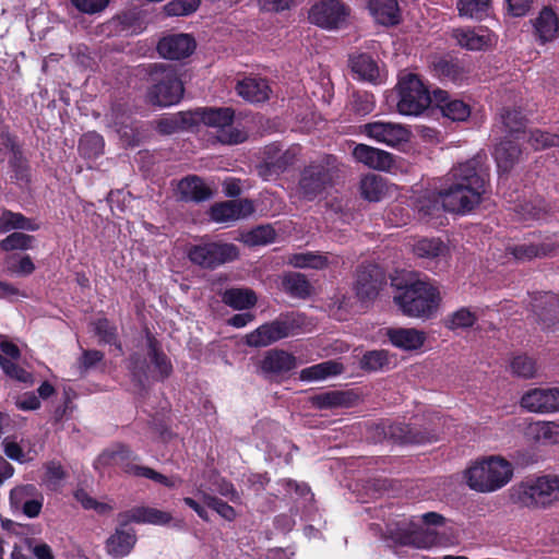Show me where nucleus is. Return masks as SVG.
Wrapping results in <instances>:
<instances>
[{"mask_svg": "<svg viewBox=\"0 0 559 559\" xmlns=\"http://www.w3.org/2000/svg\"><path fill=\"white\" fill-rule=\"evenodd\" d=\"M9 166L13 173V177L17 181L28 182L31 178V168L28 160L25 158L22 148H16V153L12 154L9 159Z\"/></svg>", "mask_w": 559, "mask_h": 559, "instance_id": "obj_53", "label": "nucleus"}, {"mask_svg": "<svg viewBox=\"0 0 559 559\" xmlns=\"http://www.w3.org/2000/svg\"><path fill=\"white\" fill-rule=\"evenodd\" d=\"M433 76L441 82H452L456 85L465 83L471 75L469 64L460 58L438 57L430 63Z\"/></svg>", "mask_w": 559, "mask_h": 559, "instance_id": "obj_15", "label": "nucleus"}, {"mask_svg": "<svg viewBox=\"0 0 559 559\" xmlns=\"http://www.w3.org/2000/svg\"><path fill=\"white\" fill-rule=\"evenodd\" d=\"M559 493L558 476L528 478L510 489L513 503L525 508H546Z\"/></svg>", "mask_w": 559, "mask_h": 559, "instance_id": "obj_7", "label": "nucleus"}, {"mask_svg": "<svg viewBox=\"0 0 559 559\" xmlns=\"http://www.w3.org/2000/svg\"><path fill=\"white\" fill-rule=\"evenodd\" d=\"M39 493L37 487L33 484L21 485L11 490L10 500L13 506L19 508L21 502L33 499Z\"/></svg>", "mask_w": 559, "mask_h": 559, "instance_id": "obj_60", "label": "nucleus"}, {"mask_svg": "<svg viewBox=\"0 0 559 559\" xmlns=\"http://www.w3.org/2000/svg\"><path fill=\"white\" fill-rule=\"evenodd\" d=\"M501 122L503 123L506 131L514 136L516 140L520 139L521 134H525V128L527 119L523 111L518 108H503L501 114Z\"/></svg>", "mask_w": 559, "mask_h": 559, "instance_id": "obj_38", "label": "nucleus"}, {"mask_svg": "<svg viewBox=\"0 0 559 559\" xmlns=\"http://www.w3.org/2000/svg\"><path fill=\"white\" fill-rule=\"evenodd\" d=\"M362 129L369 138L393 147L409 139V131L397 123L374 121L366 123Z\"/></svg>", "mask_w": 559, "mask_h": 559, "instance_id": "obj_21", "label": "nucleus"}, {"mask_svg": "<svg viewBox=\"0 0 559 559\" xmlns=\"http://www.w3.org/2000/svg\"><path fill=\"white\" fill-rule=\"evenodd\" d=\"M296 367V357L283 349H270L260 362V368L266 378L283 376Z\"/></svg>", "mask_w": 559, "mask_h": 559, "instance_id": "obj_23", "label": "nucleus"}, {"mask_svg": "<svg viewBox=\"0 0 559 559\" xmlns=\"http://www.w3.org/2000/svg\"><path fill=\"white\" fill-rule=\"evenodd\" d=\"M197 48L195 39L190 34H169L162 37L156 46L160 57L168 60H181L190 57Z\"/></svg>", "mask_w": 559, "mask_h": 559, "instance_id": "obj_16", "label": "nucleus"}, {"mask_svg": "<svg viewBox=\"0 0 559 559\" xmlns=\"http://www.w3.org/2000/svg\"><path fill=\"white\" fill-rule=\"evenodd\" d=\"M147 356L154 370L157 372V380L165 381L168 379L174 367L170 358L164 353L160 342L150 332H146Z\"/></svg>", "mask_w": 559, "mask_h": 559, "instance_id": "obj_28", "label": "nucleus"}, {"mask_svg": "<svg viewBox=\"0 0 559 559\" xmlns=\"http://www.w3.org/2000/svg\"><path fill=\"white\" fill-rule=\"evenodd\" d=\"M490 0H459L457 10L461 16L483 20L488 14Z\"/></svg>", "mask_w": 559, "mask_h": 559, "instance_id": "obj_49", "label": "nucleus"}, {"mask_svg": "<svg viewBox=\"0 0 559 559\" xmlns=\"http://www.w3.org/2000/svg\"><path fill=\"white\" fill-rule=\"evenodd\" d=\"M150 79L152 82L147 91L150 104L169 107L181 100L185 87L174 67L165 63L151 64Z\"/></svg>", "mask_w": 559, "mask_h": 559, "instance_id": "obj_5", "label": "nucleus"}, {"mask_svg": "<svg viewBox=\"0 0 559 559\" xmlns=\"http://www.w3.org/2000/svg\"><path fill=\"white\" fill-rule=\"evenodd\" d=\"M103 352L97 349H85L78 361V368L81 376L85 374L91 368L95 367L104 359Z\"/></svg>", "mask_w": 559, "mask_h": 559, "instance_id": "obj_61", "label": "nucleus"}, {"mask_svg": "<svg viewBox=\"0 0 559 559\" xmlns=\"http://www.w3.org/2000/svg\"><path fill=\"white\" fill-rule=\"evenodd\" d=\"M35 237L21 231H14L0 240V249L4 252L28 250L34 246Z\"/></svg>", "mask_w": 559, "mask_h": 559, "instance_id": "obj_50", "label": "nucleus"}, {"mask_svg": "<svg viewBox=\"0 0 559 559\" xmlns=\"http://www.w3.org/2000/svg\"><path fill=\"white\" fill-rule=\"evenodd\" d=\"M376 431L397 444H424L437 440L435 431L405 423H382L377 425Z\"/></svg>", "mask_w": 559, "mask_h": 559, "instance_id": "obj_13", "label": "nucleus"}, {"mask_svg": "<svg viewBox=\"0 0 559 559\" xmlns=\"http://www.w3.org/2000/svg\"><path fill=\"white\" fill-rule=\"evenodd\" d=\"M512 475L511 464L495 456L477 462L466 471L468 487L478 492H492L502 488Z\"/></svg>", "mask_w": 559, "mask_h": 559, "instance_id": "obj_6", "label": "nucleus"}, {"mask_svg": "<svg viewBox=\"0 0 559 559\" xmlns=\"http://www.w3.org/2000/svg\"><path fill=\"white\" fill-rule=\"evenodd\" d=\"M348 66L357 79L371 84H380V70L378 62L366 52L353 53L348 58Z\"/></svg>", "mask_w": 559, "mask_h": 559, "instance_id": "obj_27", "label": "nucleus"}, {"mask_svg": "<svg viewBox=\"0 0 559 559\" xmlns=\"http://www.w3.org/2000/svg\"><path fill=\"white\" fill-rule=\"evenodd\" d=\"M200 0H171L164 7L167 16H187L194 13Z\"/></svg>", "mask_w": 559, "mask_h": 559, "instance_id": "obj_55", "label": "nucleus"}, {"mask_svg": "<svg viewBox=\"0 0 559 559\" xmlns=\"http://www.w3.org/2000/svg\"><path fill=\"white\" fill-rule=\"evenodd\" d=\"M290 333V325L283 320H274L260 325L246 336V344L250 347L269 346Z\"/></svg>", "mask_w": 559, "mask_h": 559, "instance_id": "obj_22", "label": "nucleus"}, {"mask_svg": "<svg viewBox=\"0 0 559 559\" xmlns=\"http://www.w3.org/2000/svg\"><path fill=\"white\" fill-rule=\"evenodd\" d=\"M173 520L169 512L156 508L139 506L118 513V526L106 540V551L116 559L128 556L134 548L138 537L129 524L167 525Z\"/></svg>", "mask_w": 559, "mask_h": 559, "instance_id": "obj_2", "label": "nucleus"}, {"mask_svg": "<svg viewBox=\"0 0 559 559\" xmlns=\"http://www.w3.org/2000/svg\"><path fill=\"white\" fill-rule=\"evenodd\" d=\"M98 461L104 466L119 467L122 473L136 478H146L158 483L167 488H174L176 481L166 475L140 464V456L124 443H116L104 450Z\"/></svg>", "mask_w": 559, "mask_h": 559, "instance_id": "obj_4", "label": "nucleus"}, {"mask_svg": "<svg viewBox=\"0 0 559 559\" xmlns=\"http://www.w3.org/2000/svg\"><path fill=\"white\" fill-rule=\"evenodd\" d=\"M236 91L240 97L250 103H263L270 97L267 82L260 78H246L239 81Z\"/></svg>", "mask_w": 559, "mask_h": 559, "instance_id": "obj_32", "label": "nucleus"}, {"mask_svg": "<svg viewBox=\"0 0 559 559\" xmlns=\"http://www.w3.org/2000/svg\"><path fill=\"white\" fill-rule=\"evenodd\" d=\"M285 290L293 297L307 298L311 294V285L307 277L300 273L287 275L283 280Z\"/></svg>", "mask_w": 559, "mask_h": 559, "instance_id": "obj_47", "label": "nucleus"}, {"mask_svg": "<svg viewBox=\"0 0 559 559\" xmlns=\"http://www.w3.org/2000/svg\"><path fill=\"white\" fill-rule=\"evenodd\" d=\"M275 230L270 225H261L248 234V239L252 245H266L275 240Z\"/></svg>", "mask_w": 559, "mask_h": 559, "instance_id": "obj_62", "label": "nucleus"}, {"mask_svg": "<svg viewBox=\"0 0 559 559\" xmlns=\"http://www.w3.org/2000/svg\"><path fill=\"white\" fill-rule=\"evenodd\" d=\"M117 132L124 143L129 146H138L142 140L143 133L141 130L140 121L127 117L126 120H120L118 117L115 120Z\"/></svg>", "mask_w": 559, "mask_h": 559, "instance_id": "obj_41", "label": "nucleus"}, {"mask_svg": "<svg viewBox=\"0 0 559 559\" xmlns=\"http://www.w3.org/2000/svg\"><path fill=\"white\" fill-rule=\"evenodd\" d=\"M202 498L204 504L216 511L224 520L231 522L236 519V510L224 500L205 492H203Z\"/></svg>", "mask_w": 559, "mask_h": 559, "instance_id": "obj_56", "label": "nucleus"}, {"mask_svg": "<svg viewBox=\"0 0 559 559\" xmlns=\"http://www.w3.org/2000/svg\"><path fill=\"white\" fill-rule=\"evenodd\" d=\"M510 368L513 374L524 379L534 378L537 372L536 360L525 354L514 356L510 362Z\"/></svg>", "mask_w": 559, "mask_h": 559, "instance_id": "obj_51", "label": "nucleus"}, {"mask_svg": "<svg viewBox=\"0 0 559 559\" xmlns=\"http://www.w3.org/2000/svg\"><path fill=\"white\" fill-rule=\"evenodd\" d=\"M521 406L533 413H552L559 411V388H536L527 391L521 399Z\"/></svg>", "mask_w": 559, "mask_h": 559, "instance_id": "obj_20", "label": "nucleus"}, {"mask_svg": "<svg viewBox=\"0 0 559 559\" xmlns=\"http://www.w3.org/2000/svg\"><path fill=\"white\" fill-rule=\"evenodd\" d=\"M187 257L192 264L213 271L237 260L239 249L231 242L203 240L190 246L187 250Z\"/></svg>", "mask_w": 559, "mask_h": 559, "instance_id": "obj_8", "label": "nucleus"}, {"mask_svg": "<svg viewBox=\"0 0 559 559\" xmlns=\"http://www.w3.org/2000/svg\"><path fill=\"white\" fill-rule=\"evenodd\" d=\"M374 107V95L367 91H354L347 104L348 110L358 117H365L371 114Z\"/></svg>", "mask_w": 559, "mask_h": 559, "instance_id": "obj_39", "label": "nucleus"}, {"mask_svg": "<svg viewBox=\"0 0 559 559\" xmlns=\"http://www.w3.org/2000/svg\"><path fill=\"white\" fill-rule=\"evenodd\" d=\"M548 294L552 293H540L538 297H534L533 299V311L537 316L539 323H542L545 329H550L559 323V312L557 307L548 306L546 302L548 301Z\"/></svg>", "mask_w": 559, "mask_h": 559, "instance_id": "obj_37", "label": "nucleus"}, {"mask_svg": "<svg viewBox=\"0 0 559 559\" xmlns=\"http://www.w3.org/2000/svg\"><path fill=\"white\" fill-rule=\"evenodd\" d=\"M527 142L535 151L559 146V134L534 129L530 131Z\"/></svg>", "mask_w": 559, "mask_h": 559, "instance_id": "obj_54", "label": "nucleus"}, {"mask_svg": "<svg viewBox=\"0 0 559 559\" xmlns=\"http://www.w3.org/2000/svg\"><path fill=\"white\" fill-rule=\"evenodd\" d=\"M367 8L376 23L382 26H396L402 22L397 0H368Z\"/></svg>", "mask_w": 559, "mask_h": 559, "instance_id": "obj_26", "label": "nucleus"}, {"mask_svg": "<svg viewBox=\"0 0 559 559\" xmlns=\"http://www.w3.org/2000/svg\"><path fill=\"white\" fill-rule=\"evenodd\" d=\"M396 88L397 110L401 115L419 116L433 104L432 93L417 74L408 73L400 78Z\"/></svg>", "mask_w": 559, "mask_h": 559, "instance_id": "obj_9", "label": "nucleus"}, {"mask_svg": "<svg viewBox=\"0 0 559 559\" xmlns=\"http://www.w3.org/2000/svg\"><path fill=\"white\" fill-rule=\"evenodd\" d=\"M448 252V247L439 238H423L414 246V253L423 260V266L433 272L444 267Z\"/></svg>", "mask_w": 559, "mask_h": 559, "instance_id": "obj_17", "label": "nucleus"}, {"mask_svg": "<svg viewBox=\"0 0 559 559\" xmlns=\"http://www.w3.org/2000/svg\"><path fill=\"white\" fill-rule=\"evenodd\" d=\"M449 175L451 182L438 192L444 211L456 214L471 212L486 192L487 175L475 159L459 164Z\"/></svg>", "mask_w": 559, "mask_h": 559, "instance_id": "obj_1", "label": "nucleus"}, {"mask_svg": "<svg viewBox=\"0 0 559 559\" xmlns=\"http://www.w3.org/2000/svg\"><path fill=\"white\" fill-rule=\"evenodd\" d=\"M385 336L394 347L404 352L420 349L427 338L424 331L415 328H389Z\"/></svg>", "mask_w": 559, "mask_h": 559, "instance_id": "obj_24", "label": "nucleus"}, {"mask_svg": "<svg viewBox=\"0 0 559 559\" xmlns=\"http://www.w3.org/2000/svg\"><path fill=\"white\" fill-rule=\"evenodd\" d=\"M353 156L357 162L377 170H390L394 166V157L391 153L366 144H357Z\"/></svg>", "mask_w": 559, "mask_h": 559, "instance_id": "obj_25", "label": "nucleus"}, {"mask_svg": "<svg viewBox=\"0 0 559 559\" xmlns=\"http://www.w3.org/2000/svg\"><path fill=\"white\" fill-rule=\"evenodd\" d=\"M203 107L195 108L194 110L180 111L178 118L181 130L192 129L203 123Z\"/></svg>", "mask_w": 559, "mask_h": 559, "instance_id": "obj_63", "label": "nucleus"}, {"mask_svg": "<svg viewBox=\"0 0 559 559\" xmlns=\"http://www.w3.org/2000/svg\"><path fill=\"white\" fill-rule=\"evenodd\" d=\"M478 321V314L471 307H461L447 314L443 319V326L449 331L457 333L473 328Z\"/></svg>", "mask_w": 559, "mask_h": 559, "instance_id": "obj_35", "label": "nucleus"}, {"mask_svg": "<svg viewBox=\"0 0 559 559\" xmlns=\"http://www.w3.org/2000/svg\"><path fill=\"white\" fill-rule=\"evenodd\" d=\"M459 44L468 50H483L489 43L490 38L486 35H480L474 29L461 31L456 35Z\"/></svg>", "mask_w": 559, "mask_h": 559, "instance_id": "obj_52", "label": "nucleus"}, {"mask_svg": "<svg viewBox=\"0 0 559 559\" xmlns=\"http://www.w3.org/2000/svg\"><path fill=\"white\" fill-rule=\"evenodd\" d=\"M70 2L80 13L94 15L103 12L110 0H70Z\"/></svg>", "mask_w": 559, "mask_h": 559, "instance_id": "obj_59", "label": "nucleus"}, {"mask_svg": "<svg viewBox=\"0 0 559 559\" xmlns=\"http://www.w3.org/2000/svg\"><path fill=\"white\" fill-rule=\"evenodd\" d=\"M507 251L519 261H531L534 258L552 255L556 251L554 243H522L509 246Z\"/></svg>", "mask_w": 559, "mask_h": 559, "instance_id": "obj_34", "label": "nucleus"}, {"mask_svg": "<svg viewBox=\"0 0 559 559\" xmlns=\"http://www.w3.org/2000/svg\"><path fill=\"white\" fill-rule=\"evenodd\" d=\"M433 105L440 110L441 115L453 121H466L472 114V107L461 98L452 96L449 92L436 88L432 91Z\"/></svg>", "mask_w": 559, "mask_h": 559, "instance_id": "obj_19", "label": "nucleus"}, {"mask_svg": "<svg viewBox=\"0 0 559 559\" xmlns=\"http://www.w3.org/2000/svg\"><path fill=\"white\" fill-rule=\"evenodd\" d=\"M223 302L235 310L250 309L257 305L255 293L249 288H228L222 296Z\"/></svg>", "mask_w": 559, "mask_h": 559, "instance_id": "obj_36", "label": "nucleus"}, {"mask_svg": "<svg viewBox=\"0 0 559 559\" xmlns=\"http://www.w3.org/2000/svg\"><path fill=\"white\" fill-rule=\"evenodd\" d=\"M294 163V155L288 151L275 159H266L259 166V174L263 177L277 176L284 173Z\"/></svg>", "mask_w": 559, "mask_h": 559, "instance_id": "obj_48", "label": "nucleus"}, {"mask_svg": "<svg viewBox=\"0 0 559 559\" xmlns=\"http://www.w3.org/2000/svg\"><path fill=\"white\" fill-rule=\"evenodd\" d=\"M105 140L104 138L95 132L84 133L79 141V152L82 157L94 159L104 153Z\"/></svg>", "mask_w": 559, "mask_h": 559, "instance_id": "obj_40", "label": "nucleus"}, {"mask_svg": "<svg viewBox=\"0 0 559 559\" xmlns=\"http://www.w3.org/2000/svg\"><path fill=\"white\" fill-rule=\"evenodd\" d=\"M178 192L182 201L203 202L212 197V190L197 175H189L178 182Z\"/></svg>", "mask_w": 559, "mask_h": 559, "instance_id": "obj_31", "label": "nucleus"}, {"mask_svg": "<svg viewBox=\"0 0 559 559\" xmlns=\"http://www.w3.org/2000/svg\"><path fill=\"white\" fill-rule=\"evenodd\" d=\"M93 325L99 344L112 345L121 350V343L119 342L118 330L115 323L109 321L107 318H99L93 323Z\"/></svg>", "mask_w": 559, "mask_h": 559, "instance_id": "obj_43", "label": "nucleus"}, {"mask_svg": "<svg viewBox=\"0 0 559 559\" xmlns=\"http://www.w3.org/2000/svg\"><path fill=\"white\" fill-rule=\"evenodd\" d=\"M360 193L369 202H378L385 194V183L381 176H366L360 181Z\"/></svg>", "mask_w": 559, "mask_h": 559, "instance_id": "obj_45", "label": "nucleus"}, {"mask_svg": "<svg viewBox=\"0 0 559 559\" xmlns=\"http://www.w3.org/2000/svg\"><path fill=\"white\" fill-rule=\"evenodd\" d=\"M531 22L538 45L544 46L559 38V15L551 5H544Z\"/></svg>", "mask_w": 559, "mask_h": 559, "instance_id": "obj_18", "label": "nucleus"}, {"mask_svg": "<svg viewBox=\"0 0 559 559\" xmlns=\"http://www.w3.org/2000/svg\"><path fill=\"white\" fill-rule=\"evenodd\" d=\"M350 9L342 0H319L310 8L308 20L326 31H336L346 25Z\"/></svg>", "mask_w": 559, "mask_h": 559, "instance_id": "obj_12", "label": "nucleus"}, {"mask_svg": "<svg viewBox=\"0 0 559 559\" xmlns=\"http://www.w3.org/2000/svg\"><path fill=\"white\" fill-rule=\"evenodd\" d=\"M391 539L401 546H412L419 549L430 548L436 542V533L429 530H402L391 532Z\"/></svg>", "mask_w": 559, "mask_h": 559, "instance_id": "obj_29", "label": "nucleus"}, {"mask_svg": "<svg viewBox=\"0 0 559 559\" xmlns=\"http://www.w3.org/2000/svg\"><path fill=\"white\" fill-rule=\"evenodd\" d=\"M522 154L520 144L513 140H502L495 148L493 156L500 170L508 173L519 162Z\"/></svg>", "mask_w": 559, "mask_h": 559, "instance_id": "obj_33", "label": "nucleus"}, {"mask_svg": "<svg viewBox=\"0 0 559 559\" xmlns=\"http://www.w3.org/2000/svg\"><path fill=\"white\" fill-rule=\"evenodd\" d=\"M341 372L342 365L329 360L302 369L300 372V379L304 381L323 380L330 376L340 374Z\"/></svg>", "mask_w": 559, "mask_h": 559, "instance_id": "obj_42", "label": "nucleus"}, {"mask_svg": "<svg viewBox=\"0 0 559 559\" xmlns=\"http://www.w3.org/2000/svg\"><path fill=\"white\" fill-rule=\"evenodd\" d=\"M385 284V272L378 264L362 263L357 267L354 290L359 301L374 300Z\"/></svg>", "mask_w": 559, "mask_h": 559, "instance_id": "obj_14", "label": "nucleus"}, {"mask_svg": "<svg viewBox=\"0 0 559 559\" xmlns=\"http://www.w3.org/2000/svg\"><path fill=\"white\" fill-rule=\"evenodd\" d=\"M391 364L390 355L384 349H374L366 352L359 361V367L368 372H376L389 368Z\"/></svg>", "mask_w": 559, "mask_h": 559, "instance_id": "obj_46", "label": "nucleus"}, {"mask_svg": "<svg viewBox=\"0 0 559 559\" xmlns=\"http://www.w3.org/2000/svg\"><path fill=\"white\" fill-rule=\"evenodd\" d=\"M537 437L549 443H559V425L554 421L537 424Z\"/></svg>", "mask_w": 559, "mask_h": 559, "instance_id": "obj_64", "label": "nucleus"}, {"mask_svg": "<svg viewBox=\"0 0 559 559\" xmlns=\"http://www.w3.org/2000/svg\"><path fill=\"white\" fill-rule=\"evenodd\" d=\"M203 124L217 129L222 144H239L247 140V133L233 127L235 110L231 107H203Z\"/></svg>", "mask_w": 559, "mask_h": 559, "instance_id": "obj_10", "label": "nucleus"}, {"mask_svg": "<svg viewBox=\"0 0 559 559\" xmlns=\"http://www.w3.org/2000/svg\"><path fill=\"white\" fill-rule=\"evenodd\" d=\"M289 263L299 269L323 270L329 265V259L320 252H300L290 257Z\"/></svg>", "mask_w": 559, "mask_h": 559, "instance_id": "obj_44", "label": "nucleus"}, {"mask_svg": "<svg viewBox=\"0 0 559 559\" xmlns=\"http://www.w3.org/2000/svg\"><path fill=\"white\" fill-rule=\"evenodd\" d=\"M333 186V171L323 163L312 162L299 175L298 192L306 201H314Z\"/></svg>", "mask_w": 559, "mask_h": 559, "instance_id": "obj_11", "label": "nucleus"}, {"mask_svg": "<svg viewBox=\"0 0 559 559\" xmlns=\"http://www.w3.org/2000/svg\"><path fill=\"white\" fill-rule=\"evenodd\" d=\"M396 288L393 301L401 312L409 318L430 319L437 312L441 297L439 289L429 282L392 280Z\"/></svg>", "mask_w": 559, "mask_h": 559, "instance_id": "obj_3", "label": "nucleus"}, {"mask_svg": "<svg viewBox=\"0 0 559 559\" xmlns=\"http://www.w3.org/2000/svg\"><path fill=\"white\" fill-rule=\"evenodd\" d=\"M358 395L353 391H326L311 397V404L318 409L348 408L356 404Z\"/></svg>", "mask_w": 559, "mask_h": 559, "instance_id": "obj_30", "label": "nucleus"}, {"mask_svg": "<svg viewBox=\"0 0 559 559\" xmlns=\"http://www.w3.org/2000/svg\"><path fill=\"white\" fill-rule=\"evenodd\" d=\"M14 255H10L5 259L7 269L11 274L20 276H28L35 271V264L28 254H25L19 259L16 263L11 262Z\"/></svg>", "mask_w": 559, "mask_h": 559, "instance_id": "obj_58", "label": "nucleus"}, {"mask_svg": "<svg viewBox=\"0 0 559 559\" xmlns=\"http://www.w3.org/2000/svg\"><path fill=\"white\" fill-rule=\"evenodd\" d=\"M234 203L228 201L216 202L210 207L209 215L215 223L234 222Z\"/></svg>", "mask_w": 559, "mask_h": 559, "instance_id": "obj_57", "label": "nucleus"}]
</instances>
